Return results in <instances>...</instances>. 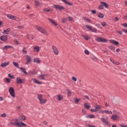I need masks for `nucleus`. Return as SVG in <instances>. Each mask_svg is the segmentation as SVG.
<instances>
[{"instance_id":"nucleus-61","label":"nucleus","mask_w":127,"mask_h":127,"mask_svg":"<svg viewBox=\"0 0 127 127\" xmlns=\"http://www.w3.org/2000/svg\"><path fill=\"white\" fill-rule=\"evenodd\" d=\"M102 25L104 27L106 26V25H107V23H106V22H104L102 23Z\"/></svg>"},{"instance_id":"nucleus-30","label":"nucleus","mask_w":127,"mask_h":127,"mask_svg":"<svg viewBox=\"0 0 127 127\" xmlns=\"http://www.w3.org/2000/svg\"><path fill=\"white\" fill-rule=\"evenodd\" d=\"M108 48L112 50V51H113V52H115L116 51L115 47H114V46H109L108 47Z\"/></svg>"},{"instance_id":"nucleus-29","label":"nucleus","mask_w":127,"mask_h":127,"mask_svg":"<svg viewBox=\"0 0 127 127\" xmlns=\"http://www.w3.org/2000/svg\"><path fill=\"white\" fill-rule=\"evenodd\" d=\"M62 1H63V2H64V3L68 4V5H70V6L72 5V3L68 2L67 0H62Z\"/></svg>"},{"instance_id":"nucleus-60","label":"nucleus","mask_w":127,"mask_h":127,"mask_svg":"<svg viewBox=\"0 0 127 127\" xmlns=\"http://www.w3.org/2000/svg\"><path fill=\"white\" fill-rule=\"evenodd\" d=\"M105 112V110L103 111V110H101L99 111V114H104Z\"/></svg>"},{"instance_id":"nucleus-1","label":"nucleus","mask_w":127,"mask_h":127,"mask_svg":"<svg viewBox=\"0 0 127 127\" xmlns=\"http://www.w3.org/2000/svg\"><path fill=\"white\" fill-rule=\"evenodd\" d=\"M37 29L38 30V31L41 32V33H43V34H44L45 35H49L48 32L41 27L37 26Z\"/></svg>"},{"instance_id":"nucleus-24","label":"nucleus","mask_w":127,"mask_h":127,"mask_svg":"<svg viewBox=\"0 0 127 127\" xmlns=\"http://www.w3.org/2000/svg\"><path fill=\"white\" fill-rule=\"evenodd\" d=\"M87 119H95V115L91 114L85 116Z\"/></svg>"},{"instance_id":"nucleus-57","label":"nucleus","mask_w":127,"mask_h":127,"mask_svg":"<svg viewBox=\"0 0 127 127\" xmlns=\"http://www.w3.org/2000/svg\"><path fill=\"white\" fill-rule=\"evenodd\" d=\"M1 116L2 117V118H5V117H6V114H5V113H3L1 114Z\"/></svg>"},{"instance_id":"nucleus-33","label":"nucleus","mask_w":127,"mask_h":127,"mask_svg":"<svg viewBox=\"0 0 127 127\" xmlns=\"http://www.w3.org/2000/svg\"><path fill=\"white\" fill-rule=\"evenodd\" d=\"M49 11H51V9H48L47 8H43V12H49Z\"/></svg>"},{"instance_id":"nucleus-42","label":"nucleus","mask_w":127,"mask_h":127,"mask_svg":"<svg viewBox=\"0 0 127 127\" xmlns=\"http://www.w3.org/2000/svg\"><path fill=\"white\" fill-rule=\"evenodd\" d=\"M62 22H63V23H66V22H67V18H64L62 20Z\"/></svg>"},{"instance_id":"nucleus-38","label":"nucleus","mask_w":127,"mask_h":127,"mask_svg":"<svg viewBox=\"0 0 127 127\" xmlns=\"http://www.w3.org/2000/svg\"><path fill=\"white\" fill-rule=\"evenodd\" d=\"M105 114H107L108 115H112L113 114V112L112 111H109L108 110H105Z\"/></svg>"},{"instance_id":"nucleus-52","label":"nucleus","mask_w":127,"mask_h":127,"mask_svg":"<svg viewBox=\"0 0 127 127\" xmlns=\"http://www.w3.org/2000/svg\"><path fill=\"white\" fill-rule=\"evenodd\" d=\"M91 32H97V29H91V30H90Z\"/></svg>"},{"instance_id":"nucleus-63","label":"nucleus","mask_w":127,"mask_h":127,"mask_svg":"<svg viewBox=\"0 0 127 127\" xmlns=\"http://www.w3.org/2000/svg\"><path fill=\"white\" fill-rule=\"evenodd\" d=\"M120 127H127V125H124L121 124Z\"/></svg>"},{"instance_id":"nucleus-35","label":"nucleus","mask_w":127,"mask_h":127,"mask_svg":"<svg viewBox=\"0 0 127 127\" xmlns=\"http://www.w3.org/2000/svg\"><path fill=\"white\" fill-rule=\"evenodd\" d=\"M13 64L15 67H16L17 68H20L19 66L18 65V63L13 62Z\"/></svg>"},{"instance_id":"nucleus-44","label":"nucleus","mask_w":127,"mask_h":127,"mask_svg":"<svg viewBox=\"0 0 127 127\" xmlns=\"http://www.w3.org/2000/svg\"><path fill=\"white\" fill-rule=\"evenodd\" d=\"M8 77H9V78H10V79H14V76L13 75H11V74H10V73H9L8 74Z\"/></svg>"},{"instance_id":"nucleus-28","label":"nucleus","mask_w":127,"mask_h":127,"mask_svg":"<svg viewBox=\"0 0 127 127\" xmlns=\"http://www.w3.org/2000/svg\"><path fill=\"white\" fill-rule=\"evenodd\" d=\"M80 100H81V98L78 99L77 98H73V101H74L75 104H78V103H79V102H80Z\"/></svg>"},{"instance_id":"nucleus-10","label":"nucleus","mask_w":127,"mask_h":127,"mask_svg":"<svg viewBox=\"0 0 127 127\" xmlns=\"http://www.w3.org/2000/svg\"><path fill=\"white\" fill-rule=\"evenodd\" d=\"M26 60L27 62L26 63V65H28V64H30V63L31 62V57L29 56H26Z\"/></svg>"},{"instance_id":"nucleus-12","label":"nucleus","mask_w":127,"mask_h":127,"mask_svg":"<svg viewBox=\"0 0 127 127\" xmlns=\"http://www.w3.org/2000/svg\"><path fill=\"white\" fill-rule=\"evenodd\" d=\"M110 42L112 44H114V45H116V46L120 45V43L114 40H110Z\"/></svg>"},{"instance_id":"nucleus-9","label":"nucleus","mask_w":127,"mask_h":127,"mask_svg":"<svg viewBox=\"0 0 127 127\" xmlns=\"http://www.w3.org/2000/svg\"><path fill=\"white\" fill-rule=\"evenodd\" d=\"M0 39L2 41H4V42H6V41H7V35L1 36L0 38Z\"/></svg>"},{"instance_id":"nucleus-59","label":"nucleus","mask_w":127,"mask_h":127,"mask_svg":"<svg viewBox=\"0 0 127 127\" xmlns=\"http://www.w3.org/2000/svg\"><path fill=\"white\" fill-rule=\"evenodd\" d=\"M68 20L69 21H73V18L72 17H69Z\"/></svg>"},{"instance_id":"nucleus-26","label":"nucleus","mask_w":127,"mask_h":127,"mask_svg":"<svg viewBox=\"0 0 127 127\" xmlns=\"http://www.w3.org/2000/svg\"><path fill=\"white\" fill-rule=\"evenodd\" d=\"M10 28H8L6 30H4V31L2 32L3 34H8V32L10 31Z\"/></svg>"},{"instance_id":"nucleus-36","label":"nucleus","mask_w":127,"mask_h":127,"mask_svg":"<svg viewBox=\"0 0 127 127\" xmlns=\"http://www.w3.org/2000/svg\"><path fill=\"white\" fill-rule=\"evenodd\" d=\"M83 19H84V20H85L86 21H88V22H90L91 23V19H90L86 17H84Z\"/></svg>"},{"instance_id":"nucleus-56","label":"nucleus","mask_w":127,"mask_h":127,"mask_svg":"<svg viewBox=\"0 0 127 127\" xmlns=\"http://www.w3.org/2000/svg\"><path fill=\"white\" fill-rule=\"evenodd\" d=\"M17 28H19V29H23V26H18L17 27Z\"/></svg>"},{"instance_id":"nucleus-19","label":"nucleus","mask_w":127,"mask_h":127,"mask_svg":"<svg viewBox=\"0 0 127 127\" xmlns=\"http://www.w3.org/2000/svg\"><path fill=\"white\" fill-rule=\"evenodd\" d=\"M84 108L85 109H87V110H90V108H91V106L88 103H85L84 104Z\"/></svg>"},{"instance_id":"nucleus-11","label":"nucleus","mask_w":127,"mask_h":127,"mask_svg":"<svg viewBox=\"0 0 127 127\" xmlns=\"http://www.w3.org/2000/svg\"><path fill=\"white\" fill-rule=\"evenodd\" d=\"M16 82L17 84H23V81L22 79H20V77H17L16 79Z\"/></svg>"},{"instance_id":"nucleus-20","label":"nucleus","mask_w":127,"mask_h":127,"mask_svg":"<svg viewBox=\"0 0 127 127\" xmlns=\"http://www.w3.org/2000/svg\"><path fill=\"white\" fill-rule=\"evenodd\" d=\"M110 60L112 63H113V64H115V65H120V63L119 62H116L112 58H110Z\"/></svg>"},{"instance_id":"nucleus-16","label":"nucleus","mask_w":127,"mask_h":127,"mask_svg":"<svg viewBox=\"0 0 127 127\" xmlns=\"http://www.w3.org/2000/svg\"><path fill=\"white\" fill-rule=\"evenodd\" d=\"M45 76H47L46 74H41L39 76H38V78L40 79V80H45Z\"/></svg>"},{"instance_id":"nucleus-46","label":"nucleus","mask_w":127,"mask_h":127,"mask_svg":"<svg viewBox=\"0 0 127 127\" xmlns=\"http://www.w3.org/2000/svg\"><path fill=\"white\" fill-rule=\"evenodd\" d=\"M71 79L74 82H77V78L75 77L74 76H72Z\"/></svg>"},{"instance_id":"nucleus-5","label":"nucleus","mask_w":127,"mask_h":127,"mask_svg":"<svg viewBox=\"0 0 127 127\" xmlns=\"http://www.w3.org/2000/svg\"><path fill=\"white\" fill-rule=\"evenodd\" d=\"M95 40L97 41V42H102L103 43H105L107 42L108 40L104 38H96Z\"/></svg>"},{"instance_id":"nucleus-18","label":"nucleus","mask_w":127,"mask_h":127,"mask_svg":"<svg viewBox=\"0 0 127 127\" xmlns=\"http://www.w3.org/2000/svg\"><path fill=\"white\" fill-rule=\"evenodd\" d=\"M101 109H102V108L99 105H97L96 106H95V109L96 112L100 111Z\"/></svg>"},{"instance_id":"nucleus-15","label":"nucleus","mask_w":127,"mask_h":127,"mask_svg":"<svg viewBox=\"0 0 127 127\" xmlns=\"http://www.w3.org/2000/svg\"><path fill=\"white\" fill-rule=\"evenodd\" d=\"M48 20L50 21V22H51V23H53L54 25H55L56 26H57L58 25V24L56 23L54 20H52V19H50L49 18H48Z\"/></svg>"},{"instance_id":"nucleus-32","label":"nucleus","mask_w":127,"mask_h":127,"mask_svg":"<svg viewBox=\"0 0 127 127\" xmlns=\"http://www.w3.org/2000/svg\"><path fill=\"white\" fill-rule=\"evenodd\" d=\"M66 91L67 92V96H68V97H70V96H71V94H72V92H71L70 90H69V89H66Z\"/></svg>"},{"instance_id":"nucleus-62","label":"nucleus","mask_w":127,"mask_h":127,"mask_svg":"<svg viewBox=\"0 0 127 127\" xmlns=\"http://www.w3.org/2000/svg\"><path fill=\"white\" fill-rule=\"evenodd\" d=\"M43 124L45 125V126H47V122L45 121L43 122Z\"/></svg>"},{"instance_id":"nucleus-6","label":"nucleus","mask_w":127,"mask_h":127,"mask_svg":"<svg viewBox=\"0 0 127 127\" xmlns=\"http://www.w3.org/2000/svg\"><path fill=\"white\" fill-rule=\"evenodd\" d=\"M54 7L56 8V9H59V10H64L65 8L63 6L59 5L58 4H56L54 5Z\"/></svg>"},{"instance_id":"nucleus-13","label":"nucleus","mask_w":127,"mask_h":127,"mask_svg":"<svg viewBox=\"0 0 127 127\" xmlns=\"http://www.w3.org/2000/svg\"><path fill=\"white\" fill-rule=\"evenodd\" d=\"M9 65V62H8L7 63L4 62L3 63H2L0 64V67H2V68L4 67H6L7 66H8Z\"/></svg>"},{"instance_id":"nucleus-2","label":"nucleus","mask_w":127,"mask_h":127,"mask_svg":"<svg viewBox=\"0 0 127 127\" xmlns=\"http://www.w3.org/2000/svg\"><path fill=\"white\" fill-rule=\"evenodd\" d=\"M11 125H13V126H15L16 127H26V124H25L23 122H20V124L18 122H15V123H11Z\"/></svg>"},{"instance_id":"nucleus-43","label":"nucleus","mask_w":127,"mask_h":127,"mask_svg":"<svg viewBox=\"0 0 127 127\" xmlns=\"http://www.w3.org/2000/svg\"><path fill=\"white\" fill-rule=\"evenodd\" d=\"M85 27H86V28L87 29H89L90 31L92 30V26H91L86 25Z\"/></svg>"},{"instance_id":"nucleus-45","label":"nucleus","mask_w":127,"mask_h":127,"mask_svg":"<svg viewBox=\"0 0 127 127\" xmlns=\"http://www.w3.org/2000/svg\"><path fill=\"white\" fill-rule=\"evenodd\" d=\"M20 118H21L23 121H25V120H26V118L24 116H20Z\"/></svg>"},{"instance_id":"nucleus-3","label":"nucleus","mask_w":127,"mask_h":127,"mask_svg":"<svg viewBox=\"0 0 127 127\" xmlns=\"http://www.w3.org/2000/svg\"><path fill=\"white\" fill-rule=\"evenodd\" d=\"M43 95L42 94H39L38 95V99L40 101V104L43 105V104H46L47 100L46 99H42Z\"/></svg>"},{"instance_id":"nucleus-40","label":"nucleus","mask_w":127,"mask_h":127,"mask_svg":"<svg viewBox=\"0 0 127 127\" xmlns=\"http://www.w3.org/2000/svg\"><path fill=\"white\" fill-rule=\"evenodd\" d=\"M98 16L99 18H104V14L100 13Z\"/></svg>"},{"instance_id":"nucleus-49","label":"nucleus","mask_w":127,"mask_h":127,"mask_svg":"<svg viewBox=\"0 0 127 127\" xmlns=\"http://www.w3.org/2000/svg\"><path fill=\"white\" fill-rule=\"evenodd\" d=\"M25 49H26L25 47H24L23 48V53H25V54H26V53H27V51H25Z\"/></svg>"},{"instance_id":"nucleus-53","label":"nucleus","mask_w":127,"mask_h":127,"mask_svg":"<svg viewBox=\"0 0 127 127\" xmlns=\"http://www.w3.org/2000/svg\"><path fill=\"white\" fill-rule=\"evenodd\" d=\"M99 9H104V6H103V5H99Z\"/></svg>"},{"instance_id":"nucleus-27","label":"nucleus","mask_w":127,"mask_h":127,"mask_svg":"<svg viewBox=\"0 0 127 127\" xmlns=\"http://www.w3.org/2000/svg\"><path fill=\"white\" fill-rule=\"evenodd\" d=\"M101 3L103 4V6H105V7H106V8H108V7H109V5L108 4V3H107V2L101 1Z\"/></svg>"},{"instance_id":"nucleus-37","label":"nucleus","mask_w":127,"mask_h":127,"mask_svg":"<svg viewBox=\"0 0 127 127\" xmlns=\"http://www.w3.org/2000/svg\"><path fill=\"white\" fill-rule=\"evenodd\" d=\"M37 73V71H36V70L35 69H33V72H31L30 74H31V75H36Z\"/></svg>"},{"instance_id":"nucleus-7","label":"nucleus","mask_w":127,"mask_h":127,"mask_svg":"<svg viewBox=\"0 0 127 127\" xmlns=\"http://www.w3.org/2000/svg\"><path fill=\"white\" fill-rule=\"evenodd\" d=\"M52 49L55 55H58V54H59V51H58V49H57L56 47H55V46H53Z\"/></svg>"},{"instance_id":"nucleus-39","label":"nucleus","mask_w":127,"mask_h":127,"mask_svg":"<svg viewBox=\"0 0 127 127\" xmlns=\"http://www.w3.org/2000/svg\"><path fill=\"white\" fill-rule=\"evenodd\" d=\"M82 37L85 39V40H89L90 39V38L89 36H86V35H82Z\"/></svg>"},{"instance_id":"nucleus-22","label":"nucleus","mask_w":127,"mask_h":127,"mask_svg":"<svg viewBox=\"0 0 127 127\" xmlns=\"http://www.w3.org/2000/svg\"><path fill=\"white\" fill-rule=\"evenodd\" d=\"M56 97H57L58 101H62L63 100V96L62 95L59 94L57 95Z\"/></svg>"},{"instance_id":"nucleus-25","label":"nucleus","mask_w":127,"mask_h":127,"mask_svg":"<svg viewBox=\"0 0 127 127\" xmlns=\"http://www.w3.org/2000/svg\"><path fill=\"white\" fill-rule=\"evenodd\" d=\"M34 50L36 51V52H39V51H40V49L39 46H36L34 48Z\"/></svg>"},{"instance_id":"nucleus-4","label":"nucleus","mask_w":127,"mask_h":127,"mask_svg":"<svg viewBox=\"0 0 127 127\" xmlns=\"http://www.w3.org/2000/svg\"><path fill=\"white\" fill-rule=\"evenodd\" d=\"M9 93L10 95L12 97V98H15V92L14 91V89L13 87H11L8 89Z\"/></svg>"},{"instance_id":"nucleus-64","label":"nucleus","mask_w":127,"mask_h":127,"mask_svg":"<svg viewBox=\"0 0 127 127\" xmlns=\"http://www.w3.org/2000/svg\"><path fill=\"white\" fill-rule=\"evenodd\" d=\"M123 31L127 34V30L126 29L123 30Z\"/></svg>"},{"instance_id":"nucleus-14","label":"nucleus","mask_w":127,"mask_h":127,"mask_svg":"<svg viewBox=\"0 0 127 127\" xmlns=\"http://www.w3.org/2000/svg\"><path fill=\"white\" fill-rule=\"evenodd\" d=\"M111 119L113 121H118V120H119V116L113 114V115H112V116L111 117Z\"/></svg>"},{"instance_id":"nucleus-8","label":"nucleus","mask_w":127,"mask_h":127,"mask_svg":"<svg viewBox=\"0 0 127 127\" xmlns=\"http://www.w3.org/2000/svg\"><path fill=\"white\" fill-rule=\"evenodd\" d=\"M7 17L9 18V19H11L12 20H15L16 19V16L9 14L7 15Z\"/></svg>"},{"instance_id":"nucleus-47","label":"nucleus","mask_w":127,"mask_h":127,"mask_svg":"<svg viewBox=\"0 0 127 127\" xmlns=\"http://www.w3.org/2000/svg\"><path fill=\"white\" fill-rule=\"evenodd\" d=\"M84 52L86 55H89V54H90V52H89V51H88V50H85L84 51Z\"/></svg>"},{"instance_id":"nucleus-58","label":"nucleus","mask_w":127,"mask_h":127,"mask_svg":"<svg viewBox=\"0 0 127 127\" xmlns=\"http://www.w3.org/2000/svg\"><path fill=\"white\" fill-rule=\"evenodd\" d=\"M83 97H84V98H86L87 100H90V98H89V96H88V95H84Z\"/></svg>"},{"instance_id":"nucleus-54","label":"nucleus","mask_w":127,"mask_h":127,"mask_svg":"<svg viewBox=\"0 0 127 127\" xmlns=\"http://www.w3.org/2000/svg\"><path fill=\"white\" fill-rule=\"evenodd\" d=\"M119 20H120V19L118 17H116L114 18V21H119Z\"/></svg>"},{"instance_id":"nucleus-21","label":"nucleus","mask_w":127,"mask_h":127,"mask_svg":"<svg viewBox=\"0 0 127 127\" xmlns=\"http://www.w3.org/2000/svg\"><path fill=\"white\" fill-rule=\"evenodd\" d=\"M32 80L33 81L34 83H35L36 84H39V85H41V84H42V82L38 81L36 78H32Z\"/></svg>"},{"instance_id":"nucleus-51","label":"nucleus","mask_w":127,"mask_h":127,"mask_svg":"<svg viewBox=\"0 0 127 127\" xmlns=\"http://www.w3.org/2000/svg\"><path fill=\"white\" fill-rule=\"evenodd\" d=\"M90 11H91L92 13H93V14H96V10H90Z\"/></svg>"},{"instance_id":"nucleus-17","label":"nucleus","mask_w":127,"mask_h":127,"mask_svg":"<svg viewBox=\"0 0 127 127\" xmlns=\"http://www.w3.org/2000/svg\"><path fill=\"white\" fill-rule=\"evenodd\" d=\"M101 122H102L103 123H105L106 126H109V125H110V122L109 121H106L105 118H101Z\"/></svg>"},{"instance_id":"nucleus-55","label":"nucleus","mask_w":127,"mask_h":127,"mask_svg":"<svg viewBox=\"0 0 127 127\" xmlns=\"http://www.w3.org/2000/svg\"><path fill=\"white\" fill-rule=\"evenodd\" d=\"M6 81L7 82V83H10V78H6Z\"/></svg>"},{"instance_id":"nucleus-41","label":"nucleus","mask_w":127,"mask_h":127,"mask_svg":"<svg viewBox=\"0 0 127 127\" xmlns=\"http://www.w3.org/2000/svg\"><path fill=\"white\" fill-rule=\"evenodd\" d=\"M34 62H36V63L39 64L40 63V61L39 60V59H35L34 60Z\"/></svg>"},{"instance_id":"nucleus-34","label":"nucleus","mask_w":127,"mask_h":127,"mask_svg":"<svg viewBox=\"0 0 127 127\" xmlns=\"http://www.w3.org/2000/svg\"><path fill=\"white\" fill-rule=\"evenodd\" d=\"M34 2L36 6H39V5H40V2L37 0H35Z\"/></svg>"},{"instance_id":"nucleus-50","label":"nucleus","mask_w":127,"mask_h":127,"mask_svg":"<svg viewBox=\"0 0 127 127\" xmlns=\"http://www.w3.org/2000/svg\"><path fill=\"white\" fill-rule=\"evenodd\" d=\"M122 26H123L124 27H127V23H123L121 24Z\"/></svg>"},{"instance_id":"nucleus-48","label":"nucleus","mask_w":127,"mask_h":127,"mask_svg":"<svg viewBox=\"0 0 127 127\" xmlns=\"http://www.w3.org/2000/svg\"><path fill=\"white\" fill-rule=\"evenodd\" d=\"M96 26H97V27H98L99 28H102V25H101V24L99 23L96 24Z\"/></svg>"},{"instance_id":"nucleus-31","label":"nucleus","mask_w":127,"mask_h":127,"mask_svg":"<svg viewBox=\"0 0 127 127\" xmlns=\"http://www.w3.org/2000/svg\"><path fill=\"white\" fill-rule=\"evenodd\" d=\"M9 48H12V47L11 46H5L3 48V50H7Z\"/></svg>"},{"instance_id":"nucleus-23","label":"nucleus","mask_w":127,"mask_h":127,"mask_svg":"<svg viewBox=\"0 0 127 127\" xmlns=\"http://www.w3.org/2000/svg\"><path fill=\"white\" fill-rule=\"evenodd\" d=\"M19 69L22 70L21 72L24 73L25 75H27V72H26V69H25L24 67H19Z\"/></svg>"}]
</instances>
